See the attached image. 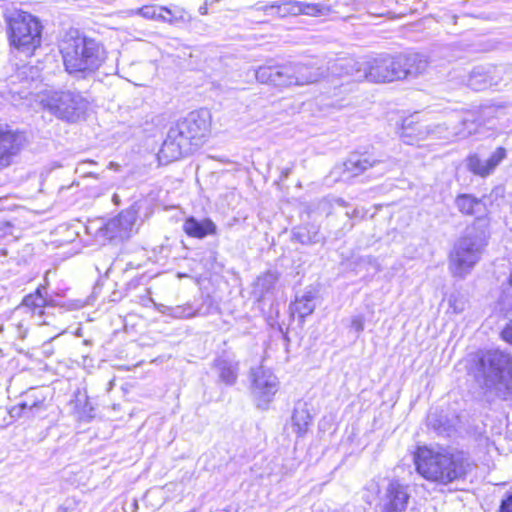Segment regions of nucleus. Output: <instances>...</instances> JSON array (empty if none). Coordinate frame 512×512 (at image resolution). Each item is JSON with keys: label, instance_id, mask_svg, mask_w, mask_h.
Instances as JSON below:
<instances>
[{"label": "nucleus", "instance_id": "nucleus-35", "mask_svg": "<svg viewBox=\"0 0 512 512\" xmlns=\"http://www.w3.org/2000/svg\"><path fill=\"white\" fill-rule=\"evenodd\" d=\"M41 401L38 400H29L28 397L20 402L16 407H13L11 410L12 415L22 416L27 413V411H32L34 408L38 407Z\"/></svg>", "mask_w": 512, "mask_h": 512}, {"label": "nucleus", "instance_id": "nucleus-1", "mask_svg": "<svg viewBox=\"0 0 512 512\" xmlns=\"http://www.w3.org/2000/svg\"><path fill=\"white\" fill-rule=\"evenodd\" d=\"M413 460L419 475L441 485L465 479L475 466L468 452L451 446L418 447Z\"/></svg>", "mask_w": 512, "mask_h": 512}, {"label": "nucleus", "instance_id": "nucleus-31", "mask_svg": "<svg viewBox=\"0 0 512 512\" xmlns=\"http://www.w3.org/2000/svg\"><path fill=\"white\" fill-rule=\"evenodd\" d=\"M489 84L487 71L483 67H475L469 75L467 85L474 90H482Z\"/></svg>", "mask_w": 512, "mask_h": 512}, {"label": "nucleus", "instance_id": "nucleus-16", "mask_svg": "<svg viewBox=\"0 0 512 512\" xmlns=\"http://www.w3.org/2000/svg\"><path fill=\"white\" fill-rule=\"evenodd\" d=\"M400 69L403 71V79L409 76L416 77L422 74L428 67V59L419 53L396 55Z\"/></svg>", "mask_w": 512, "mask_h": 512}, {"label": "nucleus", "instance_id": "nucleus-38", "mask_svg": "<svg viewBox=\"0 0 512 512\" xmlns=\"http://www.w3.org/2000/svg\"><path fill=\"white\" fill-rule=\"evenodd\" d=\"M161 10L162 12H165V15L168 17V18H174V14L176 13L177 15H182L183 19L180 20L179 22H187V21H190V16L188 15V13L182 9V8H176L174 10L166 7V6H162L161 7Z\"/></svg>", "mask_w": 512, "mask_h": 512}, {"label": "nucleus", "instance_id": "nucleus-20", "mask_svg": "<svg viewBox=\"0 0 512 512\" xmlns=\"http://www.w3.org/2000/svg\"><path fill=\"white\" fill-rule=\"evenodd\" d=\"M312 422L308 405L306 402H298L293 410L291 423L293 431L299 436H303Z\"/></svg>", "mask_w": 512, "mask_h": 512}, {"label": "nucleus", "instance_id": "nucleus-14", "mask_svg": "<svg viewBox=\"0 0 512 512\" xmlns=\"http://www.w3.org/2000/svg\"><path fill=\"white\" fill-rule=\"evenodd\" d=\"M506 158V150L498 147L488 159H481L477 154L467 158V168L474 175L487 177L494 172L496 167Z\"/></svg>", "mask_w": 512, "mask_h": 512}, {"label": "nucleus", "instance_id": "nucleus-9", "mask_svg": "<svg viewBox=\"0 0 512 512\" xmlns=\"http://www.w3.org/2000/svg\"><path fill=\"white\" fill-rule=\"evenodd\" d=\"M27 143L24 131L0 123V170L7 168Z\"/></svg>", "mask_w": 512, "mask_h": 512}, {"label": "nucleus", "instance_id": "nucleus-23", "mask_svg": "<svg viewBox=\"0 0 512 512\" xmlns=\"http://www.w3.org/2000/svg\"><path fill=\"white\" fill-rule=\"evenodd\" d=\"M215 368L219 373L220 379L229 385L235 383L237 379V364L225 358H218L215 360Z\"/></svg>", "mask_w": 512, "mask_h": 512}, {"label": "nucleus", "instance_id": "nucleus-45", "mask_svg": "<svg viewBox=\"0 0 512 512\" xmlns=\"http://www.w3.org/2000/svg\"><path fill=\"white\" fill-rule=\"evenodd\" d=\"M28 73L31 74V78L34 79L35 77H39V71L38 69L32 67V66H23L20 71H19V75L20 76H24V75H27Z\"/></svg>", "mask_w": 512, "mask_h": 512}, {"label": "nucleus", "instance_id": "nucleus-21", "mask_svg": "<svg viewBox=\"0 0 512 512\" xmlns=\"http://www.w3.org/2000/svg\"><path fill=\"white\" fill-rule=\"evenodd\" d=\"M72 407V415L78 421H89L93 418V407L89 403L88 396L85 391L78 390L75 398L70 402Z\"/></svg>", "mask_w": 512, "mask_h": 512}, {"label": "nucleus", "instance_id": "nucleus-29", "mask_svg": "<svg viewBox=\"0 0 512 512\" xmlns=\"http://www.w3.org/2000/svg\"><path fill=\"white\" fill-rule=\"evenodd\" d=\"M278 278V273L273 271H268L257 278L255 288L259 291L260 297L274 289Z\"/></svg>", "mask_w": 512, "mask_h": 512}, {"label": "nucleus", "instance_id": "nucleus-22", "mask_svg": "<svg viewBox=\"0 0 512 512\" xmlns=\"http://www.w3.org/2000/svg\"><path fill=\"white\" fill-rule=\"evenodd\" d=\"M456 207L466 215H481L486 212V204L470 194H461L455 200Z\"/></svg>", "mask_w": 512, "mask_h": 512}, {"label": "nucleus", "instance_id": "nucleus-26", "mask_svg": "<svg viewBox=\"0 0 512 512\" xmlns=\"http://www.w3.org/2000/svg\"><path fill=\"white\" fill-rule=\"evenodd\" d=\"M274 85L283 87L295 85L292 62L275 66Z\"/></svg>", "mask_w": 512, "mask_h": 512}, {"label": "nucleus", "instance_id": "nucleus-48", "mask_svg": "<svg viewBox=\"0 0 512 512\" xmlns=\"http://www.w3.org/2000/svg\"><path fill=\"white\" fill-rule=\"evenodd\" d=\"M337 203H338L340 206H344V201H343V200H341V199L337 200Z\"/></svg>", "mask_w": 512, "mask_h": 512}, {"label": "nucleus", "instance_id": "nucleus-43", "mask_svg": "<svg viewBox=\"0 0 512 512\" xmlns=\"http://www.w3.org/2000/svg\"><path fill=\"white\" fill-rule=\"evenodd\" d=\"M500 512H512V489L507 492L506 498L502 500Z\"/></svg>", "mask_w": 512, "mask_h": 512}, {"label": "nucleus", "instance_id": "nucleus-3", "mask_svg": "<svg viewBox=\"0 0 512 512\" xmlns=\"http://www.w3.org/2000/svg\"><path fill=\"white\" fill-rule=\"evenodd\" d=\"M106 53L103 46L87 38L77 29L66 32V72L78 78H86L103 64Z\"/></svg>", "mask_w": 512, "mask_h": 512}, {"label": "nucleus", "instance_id": "nucleus-8", "mask_svg": "<svg viewBox=\"0 0 512 512\" xmlns=\"http://www.w3.org/2000/svg\"><path fill=\"white\" fill-rule=\"evenodd\" d=\"M367 80L376 83L403 79L397 56L380 55L366 61Z\"/></svg>", "mask_w": 512, "mask_h": 512}, {"label": "nucleus", "instance_id": "nucleus-17", "mask_svg": "<svg viewBox=\"0 0 512 512\" xmlns=\"http://www.w3.org/2000/svg\"><path fill=\"white\" fill-rule=\"evenodd\" d=\"M182 229L189 237L197 239H203L208 235L217 233V226L211 219L198 220L193 216L185 219Z\"/></svg>", "mask_w": 512, "mask_h": 512}, {"label": "nucleus", "instance_id": "nucleus-15", "mask_svg": "<svg viewBox=\"0 0 512 512\" xmlns=\"http://www.w3.org/2000/svg\"><path fill=\"white\" fill-rule=\"evenodd\" d=\"M295 86H303L326 78L325 65L318 61L302 63L292 62Z\"/></svg>", "mask_w": 512, "mask_h": 512}, {"label": "nucleus", "instance_id": "nucleus-41", "mask_svg": "<svg viewBox=\"0 0 512 512\" xmlns=\"http://www.w3.org/2000/svg\"><path fill=\"white\" fill-rule=\"evenodd\" d=\"M13 329L15 330L17 338L24 340L28 331L27 325L24 320H20L16 324H11Z\"/></svg>", "mask_w": 512, "mask_h": 512}, {"label": "nucleus", "instance_id": "nucleus-12", "mask_svg": "<svg viewBox=\"0 0 512 512\" xmlns=\"http://www.w3.org/2000/svg\"><path fill=\"white\" fill-rule=\"evenodd\" d=\"M326 77H351L355 81L367 80L366 61L360 62L352 58L340 59L325 66Z\"/></svg>", "mask_w": 512, "mask_h": 512}, {"label": "nucleus", "instance_id": "nucleus-2", "mask_svg": "<svg viewBox=\"0 0 512 512\" xmlns=\"http://www.w3.org/2000/svg\"><path fill=\"white\" fill-rule=\"evenodd\" d=\"M211 127V113L207 109L190 112L175 127L170 128L160 150V156L171 161L188 155L200 147Z\"/></svg>", "mask_w": 512, "mask_h": 512}, {"label": "nucleus", "instance_id": "nucleus-36", "mask_svg": "<svg viewBox=\"0 0 512 512\" xmlns=\"http://www.w3.org/2000/svg\"><path fill=\"white\" fill-rule=\"evenodd\" d=\"M423 134L424 132L421 131V130H418V133L417 135H413V132H412V129L404 126L403 127V131H402V134H401V138L402 140L406 143V144H409V145H414L416 144L419 140L423 139Z\"/></svg>", "mask_w": 512, "mask_h": 512}, {"label": "nucleus", "instance_id": "nucleus-34", "mask_svg": "<svg viewBox=\"0 0 512 512\" xmlns=\"http://www.w3.org/2000/svg\"><path fill=\"white\" fill-rule=\"evenodd\" d=\"M470 116H471L470 114H467V116L463 117V119H462L463 128H461L457 131V134L462 138L468 137V136L472 135L473 133L477 132L478 124Z\"/></svg>", "mask_w": 512, "mask_h": 512}, {"label": "nucleus", "instance_id": "nucleus-5", "mask_svg": "<svg viewBox=\"0 0 512 512\" xmlns=\"http://www.w3.org/2000/svg\"><path fill=\"white\" fill-rule=\"evenodd\" d=\"M10 45L26 56H32L42 42V25L34 15L19 11L8 18Z\"/></svg>", "mask_w": 512, "mask_h": 512}, {"label": "nucleus", "instance_id": "nucleus-7", "mask_svg": "<svg viewBox=\"0 0 512 512\" xmlns=\"http://www.w3.org/2000/svg\"><path fill=\"white\" fill-rule=\"evenodd\" d=\"M251 393L256 406L267 409L279 390V380L269 369L260 366L251 370Z\"/></svg>", "mask_w": 512, "mask_h": 512}, {"label": "nucleus", "instance_id": "nucleus-4", "mask_svg": "<svg viewBox=\"0 0 512 512\" xmlns=\"http://www.w3.org/2000/svg\"><path fill=\"white\" fill-rule=\"evenodd\" d=\"M486 244L484 230L474 226L467 228L450 253L449 270L452 276L465 278L479 262Z\"/></svg>", "mask_w": 512, "mask_h": 512}, {"label": "nucleus", "instance_id": "nucleus-27", "mask_svg": "<svg viewBox=\"0 0 512 512\" xmlns=\"http://www.w3.org/2000/svg\"><path fill=\"white\" fill-rule=\"evenodd\" d=\"M84 229L86 228L80 221L66 227V243L69 242L72 245L71 250H66V254L70 253L71 255H75L80 252L82 244L80 240L77 241V238L80 236V231Z\"/></svg>", "mask_w": 512, "mask_h": 512}, {"label": "nucleus", "instance_id": "nucleus-42", "mask_svg": "<svg viewBox=\"0 0 512 512\" xmlns=\"http://www.w3.org/2000/svg\"><path fill=\"white\" fill-rule=\"evenodd\" d=\"M182 19H183L182 15H177L175 13L174 14V18H168L165 15V12L158 11L154 21H160V22H165V23H169V24H175V23H178Z\"/></svg>", "mask_w": 512, "mask_h": 512}, {"label": "nucleus", "instance_id": "nucleus-25", "mask_svg": "<svg viewBox=\"0 0 512 512\" xmlns=\"http://www.w3.org/2000/svg\"><path fill=\"white\" fill-rule=\"evenodd\" d=\"M314 309V296L310 292L297 297L292 306V311L297 313L302 319L312 314Z\"/></svg>", "mask_w": 512, "mask_h": 512}, {"label": "nucleus", "instance_id": "nucleus-47", "mask_svg": "<svg viewBox=\"0 0 512 512\" xmlns=\"http://www.w3.org/2000/svg\"><path fill=\"white\" fill-rule=\"evenodd\" d=\"M48 108L57 118L64 119V110L61 109L58 105L49 104Z\"/></svg>", "mask_w": 512, "mask_h": 512}, {"label": "nucleus", "instance_id": "nucleus-49", "mask_svg": "<svg viewBox=\"0 0 512 512\" xmlns=\"http://www.w3.org/2000/svg\"><path fill=\"white\" fill-rule=\"evenodd\" d=\"M114 165H115V164H114L113 162H110V164H109V166H110L111 168H114Z\"/></svg>", "mask_w": 512, "mask_h": 512}, {"label": "nucleus", "instance_id": "nucleus-44", "mask_svg": "<svg viewBox=\"0 0 512 512\" xmlns=\"http://www.w3.org/2000/svg\"><path fill=\"white\" fill-rule=\"evenodd\" d=\"M450 307L453 309V312L456 314H460L465 309V303L458 299H450L449 300Z\"/></svg>", "mask_w": 512, "mask_h": 512}, {"label": "nucleus", "instance_id": "nucleus-18", "mask_svg": "<svg viewBox=\"0 0 512 512\" xmlns=\"http://www.w3.org/2000/svg\"><path fill=\"white\" fill-rule=\"evenodd\" d=\"M89 106V101L82 95L77 93L66 94V121L77 122L84 120Z\"/></svg>", "mask_w": 512, "mask_h": 512}, {"label": "nucleus", "instance_id": "nucleus-37", "mask_svg": "<svg viewBox=\"0 0 512 512\" xmlns=\"http://www.w3.org/2000/svg\"><path fill=\"white\" fill-rule=\"evenodd\" d=\"M301 244H316L321 241L319 233L317 230H314L312 235L305 234L303 231L296 234Z\"/></svg>", "mask_w": 512, "mask_h": 512}, {"label": "nucleus", "instance_id": "nucleus-6", "mask_svg": "<svg viewBox=\"0 0 512 512\" xmlns=\"http://www.w3.org/2000/svg\"><path fill=\"white\" fill-rule=\"evenodd\" d=\"M479 368L487 385L512 394V355L497 349L488 350L479 358Z\"/></svg>", "mask_w": 512, "mask_h": 512}, {"label": "nucleus", "instance_id": "nucleus-32", "mask_svg": "<svg viewBox=\"0 0 512 512\" xmlns=\"http://www.w3.org/2000/svg\"><path fill=\"white\" fill-rule=\"evenodd\" d=\"M162 6L157 5H144L140 8L131 9L127 12L129 16H140L147 20H155L158 11L162 12Z\"/></svg>", "mask_w": 512, "mask_h": 512}, {"label": "nucleus", "instance_id": "nucleus-10", "mask_svg": "<svg viewBox=\"0 0 512 512\" xmlns=\"http://www.w3.org/2000/svg\"><path fill=\"white\" fill-rule=\"evenodd\" d=\"M137 220V211L133 208L121 211L117 216L110 219L99 227L98 231L103 237L110 240L128 239L133 232Z\"/></svg>", "mask_w": 512, "mask_h": 512}, {"label": "nucleus", "instance_id": "nucleus-19", "mask_svg": "<svg viewBox=\"0 0 512 512\" xmlns=\"http://www.w3.org/2000/svg\"><path fill=\"white\" fill-rule=\"evenodd\" d=\"M382 164V161L372 159L365 154H352L344 163V172L349 176H358L376 165Z\"/></svg>", "mask_w": 512, "mask_h": 512}, {"label": "nucleus", "instance_id": "nucleus-13", "mask_svg": "<svg viewBox=\"0 0 512 512\" xmlns=\"http://www.w3.org/2000/svg\"><path fill=\"white\" fill-rule=\"evenodd\" d=\"M410 498L409 487L397 480L388 484L382 512H404Z\"/></svg>", "mask_w": 512, "mask_h": 512}, {"label": "nucleus", "instance_id": "nucleus-33", "mask_svg": "<svg viewBox=\"0 0 512 512\" xmlns=\"http://www.w3.org/2000/svg\"><path fill=\"white\" fill-rule=\"evenodd\" d=\"M275 66H260L255 70V78L262 84L274 85Z\"/></svg>", "mask_w": 512, "mask_h": 512}, {"label": "nucleus", "instance_id": "nucleus-28", "mask_svg": "<svg viewBox=\"0 0 512 512\" xmlns=\"http://www.w3.org/2000/svg\"><path fill=\"white\" fill-rule=\"evenodd\" d=\"M157 310L164 315H168L176 319H186L196 315V310H194L189 304L175 307H169L161 304L157 306Z\"/></svg>", "mask_w": 512, "mask_h": 512}, {"label": "nucleus", "instance_id": "nucleus-39", "mask_svg": "<svg viewBox=\"0 0 512 512\" xmlns=\"http://www.w3.org/2000/svg\"><path fill=\"white\" fill-rule=\"evenodd\" d=\"M364 324L365 317L363 315L359 314L352 316L350 327L352 330L356 332L357 336H359L363 332Z\"/></svg>", "mask_w": 512, "mask_h": 512}, {"label": "nucleus", "instance_id": "nucleus-24", "mask_svg": "<svg viewBox=\"0 0 512 512\" xmlns=\"http://www.w3.org/2000/svg\"><path fill=\"white\" fill-rule=\"evenodd\" d=\"M45 302V298L42 296L40 291L37 290L35 293L24 297L22 303L17 307V312L34 314L36 310H39L38 313L41 314V308L44 307Z\"/></svg>", "mask_w": 512, "mask_h": 512}, {"label": "nucleus", "instance_id": "nucleus-11", "mask_svg": "<svg viewBox=\"0 0 512 512\" xmlns=\"http://www.w3.org/2000/svg\"><path fill=\"white\" fill-rule=\"evenodd\" d=\"M270 9H277L281 17L287 15L305 14L308 16H326L331 12V7L324 3H305L294 0L277 1L269 6Z\"/></svg>", "mask_w": 512, "mask_h": 512}, {"label": "nucleus", "instance_id": "nucleus-30", "mask_svg": "<svg viewBox=\"0 0 512 512\" xmlns=\"http://www.w3.org/2000/svg\"><path fill=\"white\" fill-rule=\"evenodd\" d=\"M502 302L512 309V273L508 278L507 286L503 289ZM501 336L504 341L512 345V322L502 330Z\"/></svg>", "mask_w": 512, "mask_h": 512}, {"label": "nucleus", "instance_id": "nucleus-40", "mask_svg": "<svg viewBox=\"0 0 512 512\" xmlns=\"http://www.w3.org/2000/svg\"><path fill=\"white\" fill-rule=\"evenodd\" d=\"M97 165V163L93 160H87L79 162L77 167L75 168L76 173L81 174L82 176H94V172L87 170V166Z\"/></svg>", "mask_w": 512, "mask_h": 512}, {"label": "nucleus", "instance_id": "nucleus-46", "mask_svg": "<svg viewBox=\"0 0 512 512\" xmlns=\"http://www.w3.org/2000/svg\"><path fill=\"white\" fill-rule=\"evenodd\" d=\"M10 228V223L3 217V215H0V237L7 234Z\"/></svg>", "mask_w": 512, "mask_h": 512}]
</instances>
